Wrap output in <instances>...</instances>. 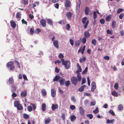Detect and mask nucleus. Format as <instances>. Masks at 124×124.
Returning a JSON list of instances; mask_svg holds the SVG:
<instances>
[{"instance_id":"5fc2aeb1","label":"nucleus","mask_w":124,"mask_h":124,"mask_svg":"<svg viewBox=\"0 0 124 124\" xmlns=\"http://www.w3.org/2000/svg\"><path fill=\"white\" fill-rule=\"evenodd\" d=\"M124 16V14L123 13H122L119 16V17L120 19H122L123 17Z\"/></svg>"},{"instance_id":"ddd939ff","label":"nucleus","mask_w":124,"mask_h":124,"mask_svg":"<svg viewBox=\"0 0 124 124\" xmlns=\"http://www.w3.org/2000/svg\"><path fill=\"white\" fill-rule=\"evenodd\" d=\"M90 35V34L88 31H85L84 33V37L87 38H89Z\"/></svg>"},{"instance_id":"2eb2a0df","label":"nucleus","mask_w":124,"mask_h":124,"mask_svg":"<svg viewBox=\"0 0 124 124\" xmlns=\"http://www.w3.org/2000/svg\"><path fill=\"white\" fill-rule=\"evenodd\" d=\"M86 87L85 85H82L78 89V90L80 92H82L84 90V88Z\"/></svg>"},{"instance_id":"69168bd1","label":"nucleus","mask_w":124,"mask_h":124,"mask_svg":"<svg viewBox=\"0 0 124 124\" xmlns=\"http://www.w3.org/2000/svg\"><path fill=\"white\" fill-rule=\"evenodd\" d=\"M31 105L33 107V109L34 110L36 109V106L35 105L34 103H31Z\"/></svg>"},{"instance_id":"f257e3e1","label":"nucleus","mask_w":124,"mask_h":124,"mask_svg":"<svg viewBox=\"0 0 124 124\" xmlns=\"http://www.w3.org/2000/svg\"><path fill=\"white\" fill-rule=\"evenodd\" d=\"M82 23L84 24L83 27L85 29H86L89 23V20L87 19L86 17H85L82 18Z\"/></svg>"},{"instance_id":"13d9d810","label":"nucleus","mask_w":124,"mask_h":124,"mask_svg":"<svg viewBox=\"0 0 124 124\" xmlns=\"http://www.w3.org/2000/svg\"><path fill=\"white\" fill-rule=\"evenodd\" d=\"M111 18V17L110 16H108L105 18L106 20V21H108L110 20Z\"/></svg>"},{"instance_id":"a19ab883","label":"nucleus","mask_w":124,"mask_h":124,"mask_svg":"<svg viewBox=\"0 0 124 124\" xmlns=\"http://www.w3.org/2000/svg\"><path fill=\"white\" fill-rule=\"evenodd\" d=\"M59 57L61 60L62 61L63 59V58L64 57V56L61 53L59 55Z\"/></svg>"},{"instance_id":"0e129e2a","label":"nucleus","mask_w":124,"mask_h":124,"mask_svg":"<svg viewBox=\"0 0 124 124\" xmlns=\"http://www.w3.org/2000/svg\"><path fill=\"white\" fill-rule=\"evenodd\" d=\"M65 22L64 20H62L59 22L58 23L61 24H64L65 23Z\"/></svg>"},{"instance_id":"a211bd4d","label":"nucleus","mask_w":124,"mask_h":124,"mask_svg":"<svg viewBox=\"0 0 124 124\" xmlns=\"http://www.w3.org/2000/svg\"><path fill=\"white\" fill-rule=\"evenodd\" d=\"M58 105L57 104H52V110H54L58 108Z\"/></svg>"},{"instance_id":"aec40b11","label":"nucleus","mask_w":124,"mask_h":124,"mask_svg":"<svg viewBox=\"0 0 124 124\" xmlns=\"http://www.w3.org/2000/svg\"><path fill=\"white\" fill-rule=\"evenodd\" d=\"M72 15V13L70 12H69L67 13L66 15V16L68 19H70Z\"/></svg>"},{"instance_id":"2f4dec72","label":"nucleus","mask_w":124,"mask_h":124,"mask_svg":"<svg viewBox=\"0 0 124 124\" xmlns=\"http://www.w3.org/2000/svg\"><path fill=\"white\" fill-rule=\"evenodd\" d=\"M23 118L26 119H27L29 118V116L28 115L24 113L23 114Z\"/></svg>"},{"instance_id":"c85d7f7f","label":"nucleus","mask_w":124,"mask_h":124,"mask_svg":"<svg viewBox=\"0 0 124 124\" xmlns=\"http://www.w3.org/2000/svg\"><path fill=\"white\" fill-rule=\"evenodd\" d=\"M47 23L49 24L52 25L53 24V22L50 19H47Z\"/></svg>"},{"instance_id":"0eeeda50","label":"nucleus","mask_w":124,"mask_h":124,"mask_svg":"<svg viewBox=\"0 0 124 124\" xmlns=\"http://www.w3.org/2000/svg\"><path fill=\"white\" fill-rule=\"evenodd\" d=\"M79 110L80 114L82 116L85 113V110L82 107H80L79 108Z\"/></svg>"},{"instance_id":"393cba45","label":"nucleus","mask_w":124,"mask_h":124,"mask_svg":"<svg viewBox=\"0 0 124 124\" xmlns=\"http://www.w3.org/2000/svg\"><path fill=\"white\" fill-rule=\"evenodd\" d=\"M112 94L113 96L117 97L118 96V94L115 91H113L112 93Z\"/></svg>"},{"instance_id":"c9c22d12","label":"nucleus","mask_w":124,"mask_h":124,"mask_svg":"<svg viewBox=\"0 0 124 124\" xmlns=\"http://www.w3.org/2000/svg\"><path fill=\"white\" fill-rule=\"evenodd\" d=\"M85 58L83 57V58H80L79 59V61L81 63H83L84 62L85 60Z\"/></svg>"},{"instance_id":"6e6d98bb","label":"nucleus","mask_w":124,"mask_h":124,"mask_svg":"<svg viewBox=\"0 0 124 124\" xmlns=\"http://www.w3.org/2000/svg\"><path fill=\"white\" fill-rule=\"evenodd\" d=\"M88 69V68L86 67L85 70L82 72V73L83 74H85L87 73V72Z\"/></svg>"},{"instance_id":"473e14b6","label":"nucleus","mask_w":124,"mask_h":124,"mask_svg":"<svg viewBox=\"0 0 124 124\" xmlns=\"http://www.w3.org/2000/svg\"><path fill=\"white\" fill-rule=\"evenodd\" d=\"M114 119L111 120H109V119L107 120L106 122L107 123H114Z\"/></svg>"},{"instance_id":"20e7f679","label":"nucleus","mask_w":124,"mask_h":124,"mask_svg":"<svg viewBox=\"0 0 124 124\" xmlns=\"http://www.w3.org/2000/svg\"><path fill=\"white\" fill-rule=\"evenodd\" d=\"M64 5L66 7H70L71 5V3L69 0H65L64 3Z\"/></svg>"},{"instance_id":"8fccbe9b","label":"nucleus","mask_w":124,"mask_h":124,"mask_svg":"<svg viewBox=\"0 0 124 124\" xmlns=\"http://www.w3.org/2000/svg\"><path fill=\"white\" fill-rule=\"evenodd\" d=\"M32 110V107L31 106H29L28 107V110L29 112H31Z\"/></svg>"},{"instance_id":"338daca9","label":"nucleus","mask_w":124,"mask_h":124,"mask_svg":"<svg viewBox=\"0 0 124 124\" xmlns=\"http://www.w3.org/2000/svg\"><path fill=\"white\" fill-rule=\"evenodd\" d=\"M65 114L64 113H63L62 115V117L63 120H64L65 119Z\"/></svg>"},{"instance_id":"423d86ee","label":"nucleus","mask_w":124,"mask_h":124,"mask_svg":"<svg viewBox=\"0 0 124 124\" xmlns=\"http://www.w3.org/2000/svg\"><path fill=\"white\" fill-rule=\"evenodd\" d=\"M10 23L11 27L13 29L15 28L16 26V23L13 21H10Z\"/></svg>"},{"instance_id":"49530a36","label":"nucleus","mask_w":124,"mask_h":124,"mask_svg":"<svg viewBox=\"0 0 124 124\" xmlns=\"http://www.w3.org/2000/svg\"><path fill=\"white\" fill-rule=\"evenodd\" d=\"M123 109V106L121 105H120L118 107V109L119 110H122Z\"/></svg>"},{"instance_id":"4d7b16f0","label":"nucleus","mask_w":124,"mask_h":124,"mask_svg":"<svg viewBox=\"0 0 124 124\" xmlns=\"http://www.w3.org/2000/svg\"><path fill=\"white\" fill-rule=\"evenodd\" d=\"M111 68L113 71H115L117 70V68L115 66H112Z\"/></svg>"},{"instance_id":"f3484780","label":"nucleus","mask_w":124,"mask_h":124,"mask_svg":"<svg viewBox=\"0 0 124 124\" xmlns=\"http://www.w3.org/2000/svg\"><path fill=\"white\" fill-rule=\"evenodd\" d=\"M89 11V8L88 7H86L85 9V14L86 15H88Z\"/></svg>"},{"instance_id":"cd10ccee","label":"nucleus","mask_w":124,"mask_h":124,"mask_svg":"<svg viewBox=\"0 0 124 124\" xmlns=\"http://www.w3.org/2000/svg\"><path fill=\"white\" fill-rule=\"evenodd\" d=\"M76 119V116L74 115H72L70 117V120L72 122L73 121Z\"/></svg>"},{"instance_id":"f704fd0d","label":"nucleus","mask_w":124,"mask_h":124,"mask_svg":"<svg viewBox=\"0 0 124 124\" xmlns=\"http://www.w3.org/2000/svg\"><path fill=\"white\" fill-rule=\"evenodd\" d=\"M39 4V2L36 1L32 5V7L33 8H34L37 5L38 6Z\"/></svg>"},{"instance_id":"5701e85b","label":"nucleus","mask_w":124,"mask_h":124,"mask_svg":"<svg viewBox=\"0 0 124 124\" xmlns=\"http://www.w3.org/2000/svg\"><path fill=\"white\" fill-rule=\"evenodd\" d=\"M46 108V106L45 103H43L42 105V110L43 111L45 110Z\"/></svg>"},{"instance_id":"9b49d317","label":"nucleus","mask_w":124,"mask_h":124,"mask_svg":"<svg viewBox=\"0 0 124 124\" xmlns=\"http://www.w3.org/2000/svg\"><path fill=\"white\" fill-rule=\"evenodd\" d=\"M40 23L44 27H45L46 26V21L45 20L42 19L40 21Z\"/></svg>"},{"instance_id":"e2e57ef3","label":"nucleus","mask_w":124,"mask_h":124,"mask_svg":"<svg viewBox=\"0 0 124 124\" xmlns=\"http://www.w3.org/2000/svg\"><path fill=\"white\" fill-rule=\"evenodd\" d=\"M71 99L73 101H74V102H76V99L74 98V96H72L71 97Z\"/></svg>"},{"instance_id":"7ed1b4c3","label":"nucleus","mask_w":124,"mask_h":124,"mask_svg":"<svg viewBox=\"0 0 124 124\" xmlns=\"http://www.w3.org/2000/svg\"><path fill=\"white\" fill-rule=\"evenodd\" d=\"M71 81L72 84L75 86L77 84L78 79L76 77L73 76L71 78Z\"/></svg>"},{"instance_id":"6e6552de","label":"nucleus","mask_w":124,"mask_h":124,"mask_svg":"<svg viewBox=\"0 0 124 124\" xmlns=\"http://www.w3.org/2000/svg\"><path fill=\"white\" fill-rule=\"evenodd\" d=\"M53 44L54 46L57 48H58L59 47V43L57 40H54L53 41Z\"/></svg>"},{"instance_id":"de8ad7c7","label":"nucleus","mask_w":124,"mask_h":124,"mask_svg":"<svg viewBox=\"0 0 124 124\" xmlns=\"http://www.w3.org/2000/svg\"><path fill=\"white\" fill-rule=\"evenodd\" d=\"M118 84L117 83H115L114 85V87L116 90H117L118 89Z\"/></svg>"},{"instance_id":"37998d69","label":"nucleus","mask_w":124,"mask_h":124,"mask_svg":"<svg viewBox=\"0 0 124 124\" xmlns=\"http://www.w3.org/2000/svg\"><path fill=\"white\" fill-rule=\"evenodd\" d=\"M14 62L15 63H16L17 65V66L18 68H20V65L19 64V62H18V61H15Z\"/></svg>"},{"instance_id":"9d476101","label":"nucleus","mask_w":124,"mask_h":124,"mask_svg":"<svg viewBox=\"0 0 124 124\" xmlns=\"http://www.w3.org/2000/svg\"><path fill=\"white\" fill-rule=\"evenodd\" d=\"M51 95L53 97H54L56 95V91L54 89H52L51 90Z\"/></svg>"},{"instance_id":"052dcab7","label":"nucleus","mask_w":124,"mask_h":124,"mask_svg":"<svg viewBox=\"0 0 124 124\" xmlns=\"http://www.w3.org/2000/svg\"><path fill=\"white\" fill-rule=\"evenodd\" d=\"M70 43L72 46H73L74 44V41L71 39H70Z\"/></svg>"},{"instance_id":"a878e982","label":"nucleus","mask_w":124,"mask_h":124,"mask_svg":"<svg viewBox=\"0 0 124 124\" xmlns=\"http://www.w3.org/2000/svg\"><path fill=\"white\" fill-rule=\"evenodd\" d=\"M20 104V102L19 101H15L14 102V105L15 107H17Z\"/></svg>"},{"instance_id":"c756f323","label":"nucleus","mask_w":124,"mask_h":124,"mask_svg":"<svg viewBox=\"0 0 124 124\" xmlns=\"http://www.w3.org/2000/svg\"><path fill=\"white\" fill-rule=\"evenodd\" d=\"M16 107L18 110H21L23 109V107L21 104H20Z\"/></svg>"},{"instance_id":"ea45409f","label":"nucleus","mask_w":124,"mask_h":124,"mask_svg":"<svg viewBox=\"0 0 124 124\" xmlns=\"http://www.w3.org/2000/svg\"><path fill=\"white\" fill-rule=\"evenodd\" d=\"M108 113H109L110 114H111L113 116H115V113L113 110H110L109 111Z\"/></svg>"},{"instance_id":"09e8293b","label":"nucleus","mask_w":124,"mask_h":124,"mask_svg":"<svg viewBox=\"0 0 124 124\" xmlns=\"http://www.w3.org/2000/svg\"><path fill=\"white\" fill-rule=\"evenodd\" d=\"M28 0H23V3L24 5H25L28 4Z\"/></svg>"},{"instance_id":"58836bf2","label":"nucleus","mask_w":124,"mask_h":124,"mask_svg":"<svg viewBox=\"0 0 124 124\" xmlns=\"http://www.w3.org/2000/svg\"><path fill=\"white\" fill-rule=\"evenodd\" d=\"M85 37H84L82 39V42L83 44L85 43L86 41V39Z\"/></svg>"},{"instance_id":"79ce46f5","label":"nucleus","mask_w":124,"mask_h":124,"mask_svg":"<svg viewBox=\"0 0 124 124\" xmlns=\"http://www.w3.org/2000/svg\"><path fill=\"white\" fill-rule=\"evenodd\" d=\"M97 17V15L96 12L95 11H94L93 12V18L94 19H95Z\"/></svg>"},{"instance_id":"72a5a7b5","label":"nucleus","mask_w":124,"mask_h":124,"mask_svg":"<svg viewBox=\"0 0 124 124\" xmlns=\"http://www.w3.org/2000/svg\"><path fill=\"white\" fill-rule=\"evenodd\" d=\"M65 84L66 87H68L70 84V81L69 80L65 81Z\"/></svg>"},{"instance_id":"dca6fc26","label":"nucleus","mask_w":124,"mask_h":124,"mask_svg":"<svg viewBox=\"0 0 124 124\" xmlns=\"http://www.w3.org/2000/svg\"><path fill=\"white\" fill-rule=\"evenodd\" d=\"M81 1H79L77 3V6H76V9L77 10H79L81 4Z\"/></svg>"},{"instance_id":"412c9836","label":"nucleus","mask_w":124,"mask_h":124,"mask_svg":"<svg viewBox=\"0 0 124 124\" xmlns=\"http://www.w3.org/2000/svg\"><path fill=\"white\" fill-rule=\"evenodd\" d=\"M8 81L9 84L10 85L14 83V80L13 79L11 78H9Z\"/></svg>"},{"instance_id":"c03bdc74","label":"nucleus","mask_w":124,"mask_h":124,"mask_svg":"<svg viewBox=\"0 0 124 124\" xmlns=\"http://www.w3.org/2000/svg\"><path fill=\"white\" fill-rule=\"evenodd\" d=\"M92 43L94 46H95L96 43V41L95 39H93L92 41Z\"/></svg>"},{"instance_id":"864d4df0","label":"nucleus","mask_w":124,"mask_h":124,"mask_svg":"<svg viewBox=\"0 0 124 124\" xmlns=\"http://www.w3.org/2000/svg\"><path fill=\"white\" fill-rule=\"evenodd\" d=\"M93 112L95 114L98 113L99 112L98 109L97 107L93 111Z\"/></svg>"},{"instance_id":"b1692460","label":"nucleus","mask_w":124,"mask_h":124,"mask_svg":"<svg viewBox=\"0 0 124 124\" xmlns=\"http://www.w3.org/2000/svg\"><path fill=\"white\" fill-rule=\"evenodd\" d=\"M80 44V42L79 40H76L75 41L74 45L75 47H78Z\"/></svg>"},{"instance_id":"4468645a","label":"nucleus","mask_w":124,"mask_h":124,"mask_svg":"<svg viewBox=\"0 0 124 124\" xmlns=\"http://www.w3.org/2000/svg\"><path fill=\"white\" fill-rule=\"evenodd\" d=\"M14 64V62H13L10 61L7 63V66L8 67H10L11 66L13 65Z\"/></svg>"},{"instance_id":"e433bc0d","label":"nucleus","mask_w":124,"mask_h":124,"mask_svg":"<svg viewBox=\"0 0 124 124\" xmlns=\"http://www.w3.org/2000/svg\"><path fill=\"white\" fill-rule=\"evenodd\" d=\"M77 77L78 78V81H80L81 79V76L80 74H78L77 75Z\"/></svg>"},{"instance_id":"bb28decb","label":"nucleus","mask_w":124,"mask_h":124,"mask_svg":"<svg viewBox=\"0 0 124 124\" xmlns=\"http://www.w3.org/2000/svg\"><path fill=\"white\" fill-rule=\"evenodd\" d=\"M51 121V119L50 118H48L47 119H46L45 121V124H48L50 123Z\"/></svg>"},{"instance_id":"bf43d9fd","label":"nucleus","mask_w":124,"mask_h":124,"mask_svg":"<svg viewBox=\"0 0 124 124\" xmlns=\"http://www.w3.org/2000/svg\"><path fill=\"white\" fill-rule=\"evenodd\" d=\"M34 29L33 28H32L30 30V33L31 34H32L34 33Z\"/></svg>"},{"instance_id":"f03ea898","label":"nucleus","mask_w":124,"mask_h":124,"mask_svg":"<svg viewBox=\"0 0 124 124\" xmlns=\"http://www.w3.org/2000/svg\"><path fill=\"white\" fill-rule=\"evenodd\" d=\"M62 65L65 66V68L68 69L70 67V62L68 61H64V59H63L62 61Z\"/></svg>"},{"instance_id":"39448f33","label":"nucleus","mask_w":124,"mask_h":124,"mask_svg":"<svg viewBox=\"0 0 124 124\" xmlns=\"http://www.w3.org/2000/svg\"><path fill=\"white\" fill-rule=\"evenodd\" d=\"M96 88V85L95 82L93 81L91 84V89L92 92H93Z\"/></svg>"},{"instance_id":"680f3d73","label":"nucleus","mask_w":124,"mask_h":124,"mask_svg":"<svg viewBox=\"0 0 124 124\" xmlns=\"http://www.w3.org/2000/svg\"><path fill=\"white\" fill-rule=\"evenodd\" d=\"M70 108L71 110H73L75 108V107L74 105H71L70 106Z\"/></svg>"},{"instance_id":"6ab92c4d","label":"nucleus","mask_w":124,"mask_h":124,"mask_svg":"<svg viewBox=\"0 0 124 124\" xmlns=\"http://www.w3.org/2000/svg\"><path fill=\"white\" fill-rule=\"evenodd\" d=\"M116 22L114 20H113L111 23V26L112 28L114 29L116 27Z\"/></svg>"},{"instance_id":"774afa93","label":"nucleus","mask_w":124,"mask_h":124,"mask_svg":"<svg viewBox=\"0 0 124 124\" xmlns=\"http://www.w3.org/2000/svg\"><path fill=\"white\" fill-rule=\"evenodd\" d=\"M20 14L19 12H18L16 13V17L17 18H20Z\"/></svg>"},{"instance_id":"4c0bfd02","label":"nucleus","mask_w":124,"mask_h":124,"mask_svg":"<svg viewBox=\"0 0 124 124\" xmlns=\"http://www.w3.org/2000/svg\"><path fill=\"white\" fill-rule=\"evenodd\" d=\"M87 116L89 117L90 119H92L93 117V115L91 114H88L86 115Z\"/></svg>"},{"instance_id":"7c9ffc66","label":"nucleus","mask_w":124,"mask_h":124,"mask_svg":"<svg viewBox=\"0 0 124 124\" xmlns=\"http://www.w3.org/2000/svg\"><path fill=\"white\" fill-rule=\"evenodd\" d=\"M41 93L42 95L43 96H46L47 94V93L46 92V90L44 89H42L41 91Z\"/></svg>"},{"instance_id":"603ef678","label":"nucleus","mask_w":124,"mask_h":124,"mask_svg":"<svg viewBox=\"0 0 124 124\" xmlns=\"http://www.w3.org/2000/svg\"><path fill=\"white\" fill-rule=\"evenodd\" d=\"M123 9L122 8L119 9L117 10V13H120V12H123Z\"/></svg>"},{"instance_id":"1a4fd4ad","label":"nucleus","mask_w":124,"mask_h":124,"mask_svg":"<svg viewBox=\"0 0 124 124\" xmlns=\"http://www.w3.org/2000/svg\"><path fill=\"white\" fill-rule=\"evenodd\" d=\"M27 95V92L25 90H23L21 93V95L22 97H24Z\"/></svg>"},{"instance_id":"4be33fe9","label":"nucleus","mask_w":124,"mask_h":124,"mask_svg":"<svg viewBox=\"0 0 124 124\" xmlns=\"http://www.w3.org/2000/svg\"><path fill=\"white\" fill-rule=\"evenodd\" d=\"M65 79L62 78L60 81V85H64V84L65 81Z\"/></svg>"},{"instance_id":"f8f14e48","label":"nucleus","mask_w":124,"mask_h":124,"mask_svg":"<svg viewBox=\"0 0 124 124\" xmlns=\"http://www.w3.org/2000/svg\"><path fill=\"white\" fill-rule=\"evenodd\" d=\"M62 78V77L60 76H56L53 79L54 81H57L58 80H60Z\"/></svg>"},{"instance_id":"a18cd8bd","label":"nucleus","mask_w":124,"mask_h":124,"mask_svg":"<svg viewBox=\"0 0 124 124\" xmlns=\"http://www.w3.org/2000/svg\"><path fill=\"white\" fill-rule=\"evenodd\" d=\"M70 28V26L69 24H67L65 26L66 29L67 30H68Z\"/></svg>"},{"instance_id":"3c124183","label":"nucleus","mask_w":124,"mask_h":124,"mask_svg":"<svg viewBox=\"0 0 124 124\" xmlns=\"http://www.w3.org/2000/svg\"><path fill=\"white\" fill-rule=\"evenodd\" d=\"M100 22L101 24H103L105 23V20L103 19H101L100 20Z\"/></svg>"}]
</instances>
